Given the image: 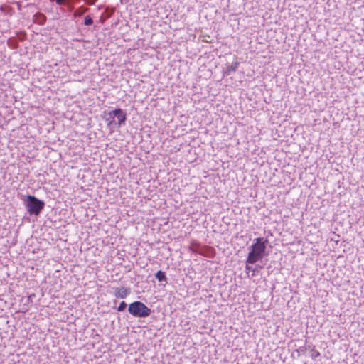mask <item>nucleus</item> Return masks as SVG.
Listing matches in <instances>:
<instances>
[{"label": "nucleus", "instance_id": "obj_1", "mask_svg": "<svg viewBox=\"0 0 364 364\" xmlns=\"http://www.w3.org/2000/svg\"><path fill=\"white\" fill-rule=\"evenodd\" d=\"M266 242L263 237H259L255 240V242L251 247V251L249 252L246 263L255 264L265 255Z\"/></svg>", "mask_w": 364, "mask_h": 364}, {"label": "nucleus", "instance_id": "obj_2", "mask_svg": "<svg viewBox=\"0 0 364 364\" xmlns=\"http://www.w3.org/2000/svg\"><path fill=\"white\" fill-rule=\"evenodd\" d=\"M129 314L136 317H146L151 314V309L141 301H134L129 306Z\"/></svg>", "mask_w": 364, "mask_h": 364}, {"label": "nucleus", "instance_id": "obj_3", "mask_svg": "<svg viewBox=\"0 0 364 364\" xmlns=\"http://www.w3.org/2000/svg\"><path fill=\"white\" fill-rule=\"evenodd\" d=\"M26 206L30 214H35L38 215L43 209L44 203L36 198L35 196H28V202Z\"/></svg>", "mask_w": 364, "mask_h": 364}, {"label": "nucleus", "instance_id": "obj_4", "mask_svg": "<svg viewBox=\"0 0 364 364\" xmlns=\"http://www.w3.org/2000/svg\"><path fill=\"white\" fill-rule=\"evenodd\" d=\"M107 115L109 117V118L116 117L117 118L119 127H121L127 119L126 114L120 108L109 112Z\"/></svg>", "mask_w": 364, "mask_h": 364}, {"label": "nucleus", "instance_id": "obj_5", "mask_svg": "<svg viewBox=\"0 0 364 364\" xmlns=\"http://www.w3.org/2000/svg\"><path fill=\"white\" fill-rule=\"evenodd\" d=\"M129 294L127 288L121 287L114 289V296L116 298L124 299Z\"/></svg>", "mask_w": 364, "mask_h": 364}, {"label": "nucleus", "instance_id": "obj_6", "mask_svg": "<svg viewBox=\"0 0 364 364\" xmlns=\"http://www.w3.org/2000/svg\"><path fill=\"white\" fill-rule=\"evenodd\" d=\"M156 277L160 282L166 280V274L161 270H159L156 272Z\"/></svg>", "mask_w": 364, "mask_h": 364}, {"label": "nucleus", "instance_id": "obj_7", "mask_svg": "<svg viewBox=\"0 0 364 364\" xmlns=\"http://www.w3.org/2000/svg\"><path fill=\"white\" fill-rule=\"evenodd\" d=\"M321 355L320 352L317 350L315 347L311 350V357L312 359H316Z\"/></svg>", "mask_w": 364, "mask_h": 364}, {"label": "nucleus", "instance_id": "obj_8", "mask_svg": "<svg viewBox=\"0 0 364 364\" xmlns=\"http://www.w3.org/2000/svg\"><path fill=\"white\" fill-rule=\"evenodd\" d=\"M84 23H85V25H86V26L91 25L93 23L92 18L90 16H87L85 18V22Z\"/></svg>", "mask_w": 364, "mask_h": 364}, {"label": "nucleus", "instance_id": "obj_9", "mask_svg": "<svg viewBox=\"0 0 364 364\" xmlns=\"http://www.w3.org/2000/svg\"><path fill=\"white\" fill-rule=\"evenodd\" d=\"M126 306H127V304L124 301H122L119 304L117 310L119 311H124L125 309Z\"/></svg>", "mask_w": 364, "mask_h": 364}, {"label": "nucleus", "instance_id": "obj_10", "mask_svg": "<svg viewBox=\"0 0 364 364\" xmlns=\"http://www.w3.org/2000/svg\"><path fill=\"white\" fill-rule=\"evenodd\" d=\"M112 123H113V120H110V121L108 122V126H110Z\"/></svg>", "mask_w": 364, "mask_h": 364}, {"label": "nucleus", "instance_id": "obj_11", "mask_svg": "<svg viewBox=\"0 0 364 364\" xmlns=\"http://www.w3.org/2000/svg\"><path fill=\"white\" fill-rule=\"evenodd\" d=\"M250 269V267L247 264L246 265V269Z\"/></svg>", "mask_w": 364, "mask_h": 364}]
</instances>
